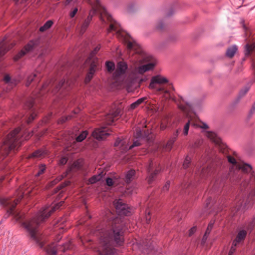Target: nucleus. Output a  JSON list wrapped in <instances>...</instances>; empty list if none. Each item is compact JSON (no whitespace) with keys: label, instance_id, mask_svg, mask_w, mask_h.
<instances>
[{"label":"nucleus","instance_id":"f257e3e1","mask_svg":"<svg viewBox=\"0 0 255 255\" xmlns=\"http://www.w3.org/2000/svg\"><path fill=\"white\" fill-rule=\"evenodd\" d=\"M113 204L118 213L116 216L109 210H106L104 217V223L97 230L100 235L99 251L102 255H113L114 249L113 245L120 246L124 242V227L125 223L122 215H129L131 209L122 200H115Z\"/></svg>","mask_w":255,"mask_h":255},{"label":"nucleus","instance_id":"f03ea898","mask_svg":"<svg viewBox=\"0 0 255 255\" xmlns=\"http://www.w3.org/2000/svg\"><path fill=\"white\" fill-rule=\"evenodd\" d=\"M29 192V191H24L22 187L17 191L16 198L13 200L7 198L0 199V203L8 207L7 212L9 214L13 216L15 221L25 229L30 238L40 248H43L45 240L44 236L38 231V227L40 223L48 218L54 211L62 206L64 202L61 201L52 206H45L42 207L31 219L27 220L25 213L15 210V208L24 196Z\"/></svg>","mask_w":255,"mask_h":255},{"label":"nucleus","instance_id":"7ed1b4c3","mask_svg":"<svg viewBox=\"0 0 255 255\" xmlns=\"http://www.w3.org/2000/svg\"><path fill=\"white\" fill-rule=\"evenodd\" d=\"M227 158L228 162L232 164L236 168L234 180H235L237 183L240 184L241 187L245 189L248 185L250 187L251 185H255V173L252 172L251 165L243 163H238L236 159L231 156H228ZM254 200H255V188L251 191L248 196L249 202Z\"/></svg>","mask_w":255,"mask_h":255},{"label":"nucleus","instance_id":"20e7f679","mask_svg":"<svg viewBox=\"0 0 255 255\" xmlns=\"http://www.w3.org/2000/svg\"><path fill=\"white\" fill-rule=\"evenodd\" d=\"M20 127L16 128L10 132L3 141L0 149L1 155L5 157L10 151L18 148L24 140H28L33 134V132L23 133Z\"/></svg>","mask_w":255,"mask_h":255},{"label":"nucleus","instance_id":"39448f33","mask_svg":"<svg viewBox=\"0 0 255 255\" xmlns=\"http://www.w3.org/2000/svg\"><path fill=\"white\" fill-rule=\"evenodd\" d=\"M148 87L165 100H175L171 92V89H173L172 85L169 83L166 77L161 75L158 74L152 77Z\"/></svg>","mask_w":255,"mask_h":255},{"label":"nucleus","instance_id":"423d86ee","mask_svg":"<svg viewBox=\"0 0 255 255\" xmlns=\"http://www.w3.org/2000/svg\"><path fill=\"white\" fill-rule=\"evenodd\" d=\"M25 108L28 110L26 115L20 114L16 118V122L24 121L28 124L30 123L37 116V111L34 107V100L33 98L29 99L25 104Z\"/></svg>","mask_w":255,"mask_h":255},{"label":"nucleus","instance_id":"0eeeda50","mask_svg":"<svg viewBox=\"0 0 255 255\" xmlns=\"http://www.w3.org/2000/svg\"><path fill=\"white\" fill-rule=\"evenodd\" d=\"M73 84V80L66 77L56 85L53 92L54 94L59 93V95L62 97L64 93L68 92L71 88Z\"/></svg>","mask_w":255,"mask_h":255},{"label":"nucleus","instance_id":"6e6552de","mask_svg":"<svg viewBox=\"0 0 255 255\" xmlns=\"http://www.w3.org/2000/svg\"><path fill=\"white\" fill-rule=\"evenodd\" d=\"M246 236L247 231L244 229L240 230L238 232L227 255H234L237 248L243 244Z\"/></svg>","mask_w":255,"mask_h":255},{"label":"nucleus","instance_id":"1a4fd4ad","mask_svg":"<svg viewBox=\"0 0 255 255\" xmlns=\"http://www.w3.org/2000/svg\"><path fill=\"white\" fill-rule=\"evenodd\" d=\"M162 168L160 165H157L153 161H150L148 165L147 166V171L148 176L147 180L149 184H151L155 180L156 175L161 171Z\"/></svg>","mask_w":255,"mask_h":255},{"label":"nucleus","instance_id":"9d476101","mask_svg":"<svg viewBox=\"0 0 255 255\" xmlns=\"http://www.w3.org/2000/svg\"><path fill=\"white\" fill-rule=\"evenodd\" d=\"M140 145V143L138 140H136L133 142L131 145H129L126 144V141L125 139H121L118 138L116 140L114 146L116 147H119L122 150V152H127L129 149L133 148L134 147L138 146Z\"/></svg>","mask_w":255,"mask_h":255},{"label":"nucleus","instance_id":"9b49d317","mask_svg":"<svg viewBox=\"0 0 255 255\" xmlns=\"http://www.w3.org/2000/svg\"><path fill=\"white\" fill-rule=\"evenodd\" d=\"M110 135L109 129L106 127L96 128L92 132L93 137L97 140L104 139Z\"/></svg>","mask_w":255,"mask_h":255},{"label":"nucleus","instance_id":"f8f14e48","mask_svg":"<svg viewBox=\"0 0 255 255\" xmlns=\"http://www.w3.org/2000/svg\"><path fill=\"white\" fill-rule=\"evenodd\" d=\"M37 45V42L35 41H30L18 54L14 58L15 61L18 60L21 57L23 56L26 53L33 51Z\"/></svg>","mask_w":255,"mask_h":255},{"label":"nucleus","instance_id":"ddd939ff","mask_svg":"<svg viewBox=\"0 0 255 255\" xmlns=\"http://www.w3.org/2000/svg\"><path fill=\"white\" fill-rule=\"evenodd\" d=\"M120 113V110L119 109H116L114 111L104 116L103 120V122L107 125L112 124L115 118H116Z\"/></svg>","mask_w":255,"mask_h":255},{"label":"nucleus","instance_id":"4468645a","mask_svg":"<svg viewBox=\"0 0 255 255\" xmlns=\"http://www.w3.org/2000/svg\"><path fill=\"white\" fill-rule=\"evenodd\" d=\"M177 104L179 108L185 113H188L191 109V103L182 97H180Z\"/></svg>","mask_w":255,"mask_h":255},{"label":"nucleus","instance_id":"2eb2a0df","mask_svg":"<svg viewBox=\"0 0 255 255\" xmlns=\"http://www.w3.org/2000/svg\"><path fill=\"white\" fill-rule=\"evenodd\" d=\"M180 130V129H177L176 131V132L173 134V136L171 137L170 139L168 140L166 144L164 147V149L165 150L170 151L174 143L175 142L177 137L178 136Z\"/></svg>","mask_w":255,"mask_h":255},{"label":"nucleus","instance_id":"dca6fc26","mask_svg":"<svg viewBox=\"0 0 255 255\" xmlns=\"http://www.w3.org/2000/svg\"><path fill=\"white\" fill-rule=\"evenodd\" d=\"M98 66L97 62L94 61L91 64L89 71L87 74V76L85 79L86 83H88L92 79L94 73H95L97 66Z\"/></svg>","mask_w":255,"mask_h":255},{"label":"nucleus","instance_id":"f3484780","mask_svg":"<svg viewBox=\"0 0 255 255\" xmlns=\"http://www.w3.org/2000/svg\"><path fill=\"white\" fill-rule=\"evenodd\" d=\"M47 154V150L45 148H41L32 153L29 155V158H42L44 157Z\"/></svg>","mask_w":255,"mask_h":255},{"label":"nucleus","instance_id":"a211bd4d","mask_svg":"<svg viewBox=\"0 0 255 255\" xmlns=\"http://www.w3.org/2000/svg\"><path fill=\"white\" fill-rule=\"evenodd\" d=\"M206 136L216 144L219 146L221 145V144L222 143L221 140L215 133L213 132H207L206 133Z\"/></svg>","mask_w":255,"mask_h":255},{"label":"nucleus","instance_id":"6ab92c4d","mask_svg":"<svg viewBox=\"0 0 255 255\" xmlns=\"http://www.w3.org/2000/svg\"><path fill=\"white\" fill-rule=\"evenodd\" d=\"M4 81L6 85L7 90H10L17 84V81L15 79L11 80L8 75L5 76Z\"/></svg>","mask_w":255,"mask_h":255},{"label":"nucleus","instance_id":"aec40b11","mask_svg":"<svg viewBox=\"0 0 255 255\" xmlns=\"http://www.w3.org/2000/svg\"><path fill=\"white\" fill-rule=\"evenodd\" d=\"M40 78V73H38L37 71L35 72L27 77V82L26 83V86H29L31 83L34 80L39 82Z\"/></svg>","mask_w":255,"mask_h":255},{"label":"nucleus","instance_id":"412c9836","mask_svg":"<svg viewBox=\"0 0 255 255\" xmlns=\"http://www.w3.org/2000/svg\"><path fill=\"white\" fill-rule=\"evenodd\" d=\"M47 253L51 255H54L56 254L58 247L57 243H53L51 244L48 245L46 248H44Z\"/></svg>","mask_w":255,"mask_h":255},{"label":"nucleus","instance_id":"4be33fe9","mask_svg":"<svg viewBox=\"0 0 255 255\" xmlns=\"http://www.w3.org/2000/svg\"><path fill=\"white\" fill-rule=\"evenodd\" d=\"M135 170L131 169L128 171L125 175V181L127 183H129L134 178L135 175Z\"/></svg>","mask_w":255,"mask_h":255},{"label":"nucleus","instance_id":"5701e85b","mask_svg":"<svg viewBox=\"0 0 255 255\" xmlns=\"http://www.w3.org/2000/svg\"><path fill=\"white\" fill-rule=\"evenodd\" d=\"M83 165V161L81 159L77 160L75 161L73 165L69 168L68 172H70L74 169L79 170L81 168Z\"/></svg>","mask_w":255,"mask_h":255},{"label":"nucleus","instance_id":"b1692460","mask_svg":"<svg viewBox=\"0 0 255 255\" xmlns=\"http://www.w3.org/2000/svg\"><path fill=\"white\" fill-rule=\"evenodd\" d=\"M237 50V46L236 45H233L227 49L226 52V55L228 57L232 58L234 56Z\"/></svg>","mask_w":255,"mask_h":255},{"label":"nucleus","instance_id":"393cba45","mask_svg":"<svg viewBox=\"0 0 255 255\" xmlns=\"http://www.w3.org/2000/svg\"><path fill=\"white\" fill-rule=\"evenodd\" d=\"M4 41L0 42V58L2 57L9 50Z\"/></svg>","mask_w":255,"mask_h":255},{"label":"nucleus","instance_id":"a878e982","mask_svg":"<svg viewBox=\"0 0 255 255\" xmlns=\"http://www.w3.org/2000/svg\"><path fill=\"white\" fill-rule=\"evenodd\" d=\"M255 47V43L247 44L245 46V54L246 56L249 55Z\"/></svg>","mask_w":255,"mask_h":255},{"label":"nucleus","instance_id":"bb28decb","mask_svg":"<svg viewBox=\"0 0 255 255\" xmlns=\"http://www.w3.org/2000/svg\"><path fill=\"white\" fill-rule=\"evenodd\" d=\"M103 176L102 172L99 173L98 175L93 176L89 179V182L90 184L95 183L96 182L100 180Z\"/></svg>","mask_w":255,"mask_h":255},{"label":"nucleus","instance_id":"cd10ccee","mask_svg":"<svg viewBox=\"0 0 255 255\" xmlns=\"http://www.w3.org/2000/svg\"><path fill=\"white\" fill-rule=\"evenodd\" d=\"M146 99V97H142L138 100H137L135 102H133L130 105V108L132 110H133L137 108L139 105L141 103H143L144 101Z\"/></svg>","mask_w":255,"mask_h":255},{"label":"nucleus","instance_id":"c85d7f7f","mask_svg":"<svg viewBox=\"0 0 255 255\" xmlns=\"http://www.w3.org/2000/svg\"><path fill=\"white\" fill-rule=\"evenodd\" d=\"M53 24V22L52 20H48L46 22V23L44 24L43 26H41L39 30L41 32H44L47 30L49 29L52 26Z\"/></svg>","mask_w":255,"mask_h":255},{"label":"nucleus","instance_id":"c756f323","mask_svg":"<svg viewBox=\"0 0 255 255\" xmlns=\"http://www.w3.org/2000/svg\"><path fill=\"white\" fill-rule=\"evenodd\" d=\"M210 169H209L208 168H205V167H203L201 169H200L198 171V173H200V176L202 177H205L210 174Z\"/></svg>","mask_w":255,"mask_h":255},{"label":"nucleus","instance_id":"7c9ffc66","mask_svg":"<svg viewBox=\"0 0 255 255\" xmlns=\"http://www.w3.org/2000/svg\"><path fill=\"white\" fill-rule=\"evenodd\" d=\"M55 82V80L52 79L49 80V81L46 82L42 86L43 89H46L49 87V89L53 87Z\"/></svg>","mask_w":255,"mask_h":255},{"label":"nucleus","instance_id":"2f4dec72","mask_svg":"<svg viewBox=\"0 0 255 255\" xmlns=\"http://www.w3.org/2000/svg\"><path fill=\"white\" fill-rule=\"evenodd\" d=\"M88 135V132L87 131H83L76 138V141L77 142H81L84 140Z\"/></svg>","mask_w":255,"mask_h":255},{"label":"nucleus","instance_id":"473e14b6","mask_svg":"<svg viewBox=\"0 0 255 255\" xmlns=\"http://www.w3.org/2000/svg\"><path fill=\"white\" fill-rule=\"evenodd\" d=\"M191 122L190 120H188V121L185 124L184 128H183V134L184 136H186L188 134L189 127L191 125Z\"/></svg>","mask_w":255,"mask_h":255},{"label":"nucleus","instance_id":"72a5a7b5","mask_svg":"<svg viewBox=\"0 0 255 255\" xmlns=\"http://www.w3.org/2000/svg\"><path fill=\"white\" fill-rule=\"evenodd\" d=\"M46 170V166L45 164H41L39 166L38 170L36 174V176H39L43 174Z\"/></svg>","mask_w":255,"mask_h":255},{"label":"nucleus","instance_id":"f704fd0d","mask_svg":"<svg viewBox=\"0 0 255 255\" xmlns=\"http://www.w3.org/2000/svg\"><path fill=\"white\" fill-rule=\"evenodd\" d=\"M106 66L108 71L109 72L112 71L115 68L114 63L111 61H107L106 63Z\"/></svg>","mask_w":255,"mask_h":255},{"label":"nucleus","instance_id":"c9c22d12","mask_svg":"<svg viewBox=\"0 0 255 255\" xmlns=\"http://www.w3.org/2000/svg\"><path fill=\"white\" fill-rule=\"evenodd\" d=\"M246 202H244L243 200L236 203V209L237 211L240 210L242 208H244L247 206Z\"/></svg>","mask_w":255,"mask_h":255},{"label":"nucleus","instance_id":"e433bc0d","mask_svg":"<svg viewBox=\"0 0 255 255\" xmlns=\"http://www.w3.org/2000/svg\"><path fill=\"white\" fill-rule=\"evenodd\" d=\"M191 158L189 156H187L186 157L185 160L183 164V166L184 168L186 169L189 167V165L191 162Z\"/></svg>","mask_w":255,"mask_h":255},{"label":"nucleus","instance_id":"4c0bfd02","mask_svg":"<svg viewBox=\"0 0 255 255\" xmlns=\"http://www.w3.org/2000/svg\"><path fill=\"white\" fill-rule=\"evenodd\" d=\"M72 116H73L72 115H68L65 117H62L60 119H59L58 122L59 124H63L66 121L71 119Z\"/></svg>","mask_w":255,"mask_h":255},{"label":"nucleus","instance_id":"58836bf2","mask_svg":"<svg viewBox=\"0 0 255 255\" xmlns=\"http://www.w3.org/2000/svg\"><path fill=\"white\" fill-rule=\"evenodd\" d=\"M66 176V174L64 175H61L60 176V177H58L57 178H56V179L52 181L50 183V186H53L54 185H55L56 184H57L58 182H59L60 180H61L64 177H65Z\"/></svg>","mask_w":255,"mask_h":255},{"label":"nucleus","instance_id":"ea45409f","mask_svg":"<svg viewBox=\"0 0 255 255\" xmlns=\"http://www.w3.org/2000/svg\"><path fill=\"white\" fill-rule=\"evenodd\" d=\"M78 8L77 7H75L73 9H71V10L70 11V12H69V16L71 18H73L76 14H77V12H78Z\"/></svg>","mask_w":255,"mask_h":255},{"label":"nucleus","instance_id":"a19ab883","mask_svg":"<svg viewBox=\"0 0 255 255\" xmlns=\"http://www.w3.org/2000/svg\"><path fill=\"white\" fill-rule=\"evenodd\" d=\"M170 181H167L166 182V183L165 184V185H164V186L163 187L162 191H167L169 189V188L170 187Z\"/></svg>","mask_w":255,"mask_h":255},{"label":"nucleus","instance_id":"79ce46f5","mask_svg":"<svg viewBox=\"0 0 255 255\" xmlns=\"http://www.w3.org/2000/svg\"><path fill=\"white\" fill-rule=\"evenodd\" d=\"M67 162V159L66 157H62L60 159L59 161V164L61 165H64L66 164Z\"/></svg>","mask_w":255,"mask_h":255},{"label":"nucleus","instance_id":"37998d69","mask_svg":"<svg viewBox=\"0 0 255 255\" xmlns=\"http://www.w3.org/2000/svg\"><path fill=\"white\" fill-rule=\"evenodd\" d=\"M106 184L108 186H111L113 185V181L112 178H107L106 180Z\"/></svg>","mask_w":255,"mask_h":255},{"label":"nucleus","instance_id":"c03bdc74","mask_svg":"<svg viewBox=\"0 0 255 255\" xmlns=\"http://www.w3.org/2000/svg\"><path fill=\"white\" fill-rule=\"evenodd\" d=\"M146 213L147 214H146L145 215V219L146 221V223L148 224L150 222L151 217L150 216V212L149 211H146Z\"/></svg>","mask_w":255,"mask_h":255},{"label":"nucleus","instance_id":"a18cd8bd","mask_svg":"<svg viewBox=\"0 0 255 255\" xmlns=\"http://www.w3.org/2000/svg\"><path fill=\"white\" fill-rule=\"evenodd\" d=\"M248 90L249 89L247 87H246L244 89L241 90L239 92V96H243L248 92Z\"/></svg>","mask_w":255,"mask_h":255},{"label":"nucleus","instance_id":"49530a36","mask_svg":"<svg viewBox=\"0 0 255 255\" xmlns=\"http://www.w3.org/2000/svg\"><path fill=\"white\" fill-rule=\"evenodd\" d=\"M142 136V132L140 129L137 130L135 133L136 138H141Z\"/></svg>","mask_w":255,"mask_h":255},{"label":"nucleus","instance_id":"de8ad7c7","mask_svg":"<svg viewBox=\"0 0 255 255\" xmlns=\"http://www.w3.org/2000/svg\"><path fill=\"white\" fill-rule=\"evenodd\" d=\"M201 140H197L196 141L194 144L192 145V148H196L199 147L201 144Z\"/></svg>","mask_w":255,"mask_h":255},{"label":"nucleus","instance_id":"09e8293b","mask_svg":"<svg viewBox=\"0 0 255 255\" xmlns=\"http://www.w3.org/2000/svg\"><path fill=\"white\" fill-rule=\"evenodd\" d=\"M126 192L128 194H133L134 193V189L132 188H128L127 189Z\"/></svg>","mask_w":255,"mask_h":255},{"label":"nucleus","instance_id":"8fccbe9b","mask_svg":"<svg viewBox=\"0 0 255 255\" xmlns=\"http://www.w3.org/2000/svg\"><path fill=\"white\" fill-rule=\"evenodd\" d=\"M196 231V228L193 227L191 228L189 231V236H191Z\"/></svg>","mask_w":255,"mask_h":255},{"label":"nucleus","instance_id":"3c124183","mask_svg":"<svg viewBox=\"0 0 255 255\" xmlns=\"http://www.w3.org/2000/svg\"><path fill=\"white\" fill-rule=\"evenodd\" d=\"M212 229V227H210L209 225H208V227L207 228V229L206 230L205 234H206V235H208L210 234Z\"/></svg>","mask_w":255,"mask_h":255},{"label":"nucleus","instance_id":"603ef678","mask_svg":"<svg viewBox=\"0 0 255 255\" xmlns=\"http://www.w3.org/2000/svg\"><path fill=\"white\" fill-rule=\"evenodd\" d=\"M212 229V227H210L209 225H208V227L207 228V229L206 230L205 234H206V235H208L210 234Z\"/></svg>","mask_w":255,"mask_h":255},{"label":"nucleus","instance_id":"864d4df0","mask_svg":"<svg viewBox=\"0 0 255 255\" xmlns=\"http://www.w3.org/2000/svg\"><path fill=\"white\" fill-rule=\"evenodd\" d=\"M212 229V227H210L209 225H208V227L207 228V229L206 230L205 234H206V235H208L210 234Z\"/></svg>","mask_w":255,"mask_h":255},{"label":"nucleus","instance_id":"5fc2aeb1","mask_svg":"<svg viewBox=\"0 0 255 255\" xmlns=\"http://www.w3.org/2000/svg\"><path fill=\"white\" fill-rule=\"evenodd\" d=\"M212 229V227H210L209 225H208V227L207 228V229L206 230L205 234H206V235H208L210 234Z\"/></svg>","mask_w":255,"mask_h":255},{"label":"nucleus","instance_id":"6e6d98bb","mask_svg":"<svg viewBox=\"0 0 255 255\" xmlns=\"http://www.w3.org/2000/svg\"><path fill=\"white\" fill-rule=\"evenodd\" d=\"M208 235H206V234H204L203 237V238L202 239V241H201V244L202 245L204 244L206 242V241L207 239V237H208Z\"/></svg>","mask_w":255,"mask_h":255},{"label":"nucleus","instance_id":"4d7b16f0","mask_svg":"<svg viewBox=\"0 0 255 255\" xmlns=\"http://www.w3.org/2000/svg\"><path fill=\"white\" fill-rule=\"evenodd\" d=\"M157 29L159 30H162L163 28V24L162 22H160L157 26Z\"/></svg>","mask_w":255,"mask_h":255},{"label":"nucleus","instance_id":"13d9d810","mask_svg":"<svg viewBox=\"0 0 255 255\" xmlns=\"http://www.w3.org/2000/svg\"><path fill=\"white\" fill-rule=\"evenodd\" d=\"M200 127L203 129H207L208 128V126L206 123H202V125L200 126Z\"/></svg>","mask_w":255,"mask_h":255},{"label":"nucleus","instance_id":"bf43d9fd","mask_svg":"<svg viewBox=\"0 0 255 255\" xmlns=\"http://www.w3.org/2000/svg\"><path fill=\"white\" fill-rule=\"evenodd\" d=\"M100 45H98V46H96L94 50H93V53L94 54H96L100 50Z\"/></svg>","mask_w":255,"mask_h":255},{"label":"nucleus","instance_id":"052dcab7","mask_svg":"<svg viewBox=\"0 0 255 255\" xmlns=\"http://www.w3.org/2000/svg\"><path fill=\"white\" fill-rule=\"evenodd\" d=\"M64 246V248L63 250V251H65V250H67L69 248V243H65L63 245Z\"/></svg>","mask_w":255,"mask_h":255},{"label":"nucleus","instance_id":"680f3d73","mask_svg":"<svg viewBox=\"0 0 255 255\" xmlns=\"http://www.w3.org/2000/svg\"><path fill=\"white\" fill-rule=\"evenodd\" d=\"M255 224V218L253 219V221L251 223V224L250 225L251 227H253Z\"/></svg>","mask_w":255,"mask_h":255},{"label":"nucleus","instance_id":"e2e57ef3","mask_svg":"<svg viewBox=\"0 0 255 255\" xmlns=\"http://www.w3.org/2000/svg\"><path fill=\"white\" fill-rule=\"evenodd\" d=\"M187 186L186 185V184H182V185H181V189L182 190V189H183L184 188H186V187H187Z\"/></svg>","mask_w":255,"mask_h":255},{"label":"nucleus","instance_id":"0e129e2a","mask_svg":"<svg viewBox=\"0 0 255 255\" xmlns=\"http://www.w3.org/2000/svg\"><path fill=\"white\" fill-rule=\"evenodd\" d=\"M214 221H211L209 224H208V225L210 227H212L213 228V225H214Z\"/></svg>","mask_w":255,"mask_h":255},{"label":"nucleus","instance_id":"69168bd1","mask_svg":"<svg viewBox=\"0 0 255 255\" xmlns=\"http://www.w3.org/2000/svg\"><path fill=\"white\" fill-rule=\"evenodd\" d=\"M173 13V9H171L170 11V13L168 14V16H171Z\"/></svg>","mask_w":255,"mask_h":255},{"label":"nucleus","instance_id":"338daca9","mask_svg":"<svg viewBox=\"0 0 255 255\" xmlns=\"http://www.w3.org/2000/svg\"><path fill=\"white\" fill-rule=\"evenodd\" d=\"M144 244H146H146H148V243H147V242L146 241L145 242H144Z\"/></svg>","mask_w":255,"mask_h":255},{"label":"nucleus","instance_id":"774afa93","mask_svg":"<svg viewBox=\"0 0 255 255\" xmlns=\"http://www.w3.org/2000/svg\"><path fill=\"white\" fill-rule=\"evenodd\" d=\"M253 255H255V252H254V253L253 254Z\"/></svg>","mask_w":255,"mask_h":255}]
</instances>
